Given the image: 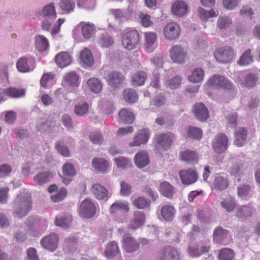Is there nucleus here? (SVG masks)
I'll return each mask as SVG.
<instances>
[{"label": "nucleus", "instance_id": "obj_16", "mask_svg": "<svg viewBox=\"0 0 260 260\" xmlns=\"http://www.w3.org/2000/svg\"><path fill=\"white\" fill-rule=\"evenodd\" d=\"M180 257L177 250L172 246L166 247L161 253L159 260H179Z\"/></svg>", "mask_w": 260, "mask_h": 260}, {"label": "nucleus", "instance_id": "obj_6", "mask_svg": "<svg viewBox=\"0 0 260 260\" xmlns=\"http://www.w3.org/2000/svg\"><path fill=\"white\" fill-rule=\"evenodd\" d=\"M228 138L227 136L220 133L217 135L212 142V148L217 153H221L228 148Z\"/></svg>", "mask_w": 260, "mask_h": 260}, {"label": "nucleus", "instance_id": "obj_55", "mask_svg": "<svg viewBox=\"0 0 260 260\" xmlns=\"http://www.w3.org/2000/svg\"><path fill=\"white\" fill-rule=\"evenodd\" d=\"M221 205L226 211L230 212L234 210L236 207L235 202L234 199L228 198L221 202Z\"/></svg>", "mask_w": 260, "mask_h": 260}, {"label": "nucleus", "instance_id": "obj_52", "mask_svg": "<svg viewBox=\"0 0 260 260\" xmlns=\"http://www.w3.org/2000/svg\"><path fill=\"white\" fill-rule=\"evenodd\" d=\"M233 257L234 252L230 248H223L219 252L218 258L219 260H232Z\"/></svg>", "mask_w": 260, "mask_h": 260}, {"label": "nucleus", "instance_id": "obj_31", "mask_svg": "<svg viewBox=\"0 0 260 260\" xmlns=\"http://www.w3.org/2000/svg\"><path fill=\"white\" fill-rule=\"evenodd\" d=\"M176 213V210L173 206L166 205L164 206L161 210V214L163 218L167 221H172Z\"/></svg>", "mask_w": 260, "mask_h": 260}, {"label": "nucleus", "instance_id": "obj_56", "mask_svg": "<svg viewBox=\"0 0 260 260\" xmlns=\"http://www.w3.org/2000/svg\"><path fill=\"white\" fill-rule=\"evenodd\" d=\"M62 172L64 176L73 177L76 175V171L74 166L70 162L64 164L62 166Z\"/></svg>", "mask_w": 260, "mask_h": 260}, {"label": "nucleus", "instance_id": "obj_9", "mask_svg": "<svg viewBox=\"0 0 260 260\" xmlns=\"http://www.w3.org/2000/svg\"><path fill=\"white\" fill-rule=\"evenodd\" d=\"M236 80L240 84L246 87H250L255 85L257 80V77L254 74H245L244 72H240L238 74Z\"/></svg>", "mask_w": 260, "mask_h": 260}, {"label": "nucleus", "instance_id": "obj_20", "mask_svg": "<svg viewBox=\"0 0 260 260\" xmlns=\"http://www.w3.org/2000/svg\"><path fill=\"white\" fill-rule=\"evenodd\" d=\"M54 173L51 172H42L36 174L33 178V181L37 185H43L49 182L53 177Z\"/></svg>", "mask_w": 260, "mask_h": 260}, {"label": "nucleus", "instance_id": "obj_60", "mask_svg": "<svg viewBox=\"0 0 260 260\" xmlns=\"http://www.w3.org/2000/svg\"><path fill=\"white\" fill-rule=\"evenodd\" d=\"M231 161L232 165L229 170V173L232 175H238L240 172L241 167L242 166L241 163L234 159H231Z\"/></svg>", "mask_w": 260, "mask_h": 260}, {"label": "nucleus", "instance_id": "obj_45", "mask_svg": "<svg viewBox=\"0 0 260 260\" xmlns=\"http://www.w3.org/2000/svg\"><path fill=\"white\" fill-rule=\"evenodd\" d=\"M72 220V218L70 216H58L56 217L55 224L62 229H67L70 226Z\"/></svg>", "mask_w": 260, "mask_h": 260}, {"label": "nucleus", "instance_id": "obj_61", "mask_svg": "<svg viewBox=\"0 0 260 260\" xmlns=\"http://www.w3.org/2000/svg\"><path fill=\"white\" fill-rule=\"evenodd\" d=\"M17 68L20 72L25 73L28 72L29 68L27 63V58L26 57L19 58L17 62Z\"/></svg>", "mask_w": 260, "mask_h": 260}, {"label": "nucleus", "instance_id": "obj_29", "mask_svg": "<svg viewBox=\"0 0 260 260\" xmlns=\"http://www.w3.org/2000/svg\"><path fill=\"white\" fill-rule=\"evenodd\" d=\"M247 134V131L243 127L236 129L235 133V144L238 147L242 146L246 141Z\"/></svg>", "mask_w": 260, "mask_h": 260}, {"label": "nucleus", "instance_id": "obj_5", "mask_svg": "<svg viewBox=\"0 0 260 260\" xmlns=\"http://www.w3.org/2000/svg\"><path fill=\"white\" fill-rule=\"evenodd\" d=\"M158 147L164 150L168 149L175 139V135L171 132L159 134L156 137Z\"/></svg>", "mask_w": 260, "mask_h": 260}, {"label": "nucleus", "instance_id": "obj_23", "mask_svg": "<svg viewBox=\"0 0 260 260\" xmlns=\"http://www.w3.org/2000/svg\"><path fill=\"white\" fill-rule=\"evenodd\" d=\"M187 5L183 1H176L172 7L173 13L178 16H182L187 12Z\"/></svg>", "mask_w": 260, "mask_h": 260}, {"label": "nucleus", "instance_id": "obj_37", "mask_svg": "<svg viewBox=\"0 0 260 260\" xmlns=\"http://www.w3.org/2000/svg\"><path fill=\"white\" fill-rule=\"evenodd\" d=\"M253 61V58L251 54V50L247 49L243 53L237 63L241 66H245L250 64Z\"/></svg>", "mask_w": 260, "mask_h": 260}, {"label": "nucleus", "instance_id": "obj_33", "mask_svg": "<svg viewBox=\"0 0 260 260\" xmlns=\"http://www.w3.org/2000/svg\"><path fill=\"white\" fill-rule=\"evenodd\" d=\"M5 95L11 98H19L25 95V90L15 87H9L4 89Z\"/></svg>", "mask_w": 260, "mask_h": 260}, {"label": "nucleus", "instance_id": "obj_7", "mask_svg": "<svg viewBox=\"0 0 260 260\" xmlns=\"http://www.w3.org/2000/svg\"><path fill=\"white\" fill-rule=\"evenodd\" d=\"M214 55L218 61L227 62L234 57V52L230 46H227L216 50Z\"/></svg>", "mask_w": 260, "mask_h": 260}, {"label": "nucleus", "instance_id": "obj_34", "mask_svg": "<svg viewBox=\"0 0 260 260\" xmlns=\"http://www.w3.org/2000/svg\"><path fill=\"white\" fill-rule=\"evenodd\" d=\"M147 78V74L143 71H139L132 77L133 85L135 86L143 85Z\"/></svg>", "mask_w": 260, "mask_h": 260}, {"label": "nucleus", "instance_id": "obj_64", "mask_svg": "<svg viewBox=\"0 0 260 260\" xmlns=\"http://www.w3.org/2000/svg\"><path fill=\"white\" fill-rule=\"evenodd\" d=\"M90 141L94 144L100 145L103 141L104 139L102 134L99 132H93L89 136Z\"/></svg>", "mask_w": 260, "mask_h": 260}, {"label": "nucleus", "instance_id": "obj_38", "mask_svg": "<svg viewBox=\"0 0 260 260\" xmlns=\"http://www.w3.org/2000/svg\"><path fill=\"white\" fill-rule=\"evenodd\" d=\"M209 246L198 247H188V253L191 256L198 257L201 255L208 253Z\"/></svg>", "mask_w": 260, "mask_h": 260}, {"label": "nucleus", "instance_id": "obj_10", "mask_svg": "<svg viewBox=\"0 0 260 260\" xmlns=\"http://www.w3.org/2000/svg\"><path fill=\"white\" fill-rule=\"evenodd\" d=\"M36 15L37 16H41L44 18L56 19L57 18V13L54 3L52 2L45 5L41 9H39L36 11Z\"/></svg>", "mask_w": 260, "mask_h": 260}, {"label": "nucleus", "instance_id": "obj_21", "mask_svg": "<svg viewBox=\"0 0 260 260\" xmlns=\"http://www.w3.org/2000/svg\"><path fill=\"white\" fill-rule=\"evenodd\" d=\"M91 191L98 200H107L110 197L108 190L100 184L93 185Z\"/></svg>", "mask_w": 260, "mask_h": 260}, {"label": "nucleus", "instance_id": "obj_49", "mask_svg": "<svg viewBox=\"0 0 260 260\" xmlns=\"http://www.w3.org/2000/svg\"><path fill=\"white\" fill-rule=\"evenodd\" d=\"M218 12H216L213 9L208 11L202 8L198 9V15L203 20H207L209 18L214 17L217 16Z\"/></svg>", "mask_w": 260, "mask_h": 260}, {"label": "nucleus", "instance_id": "obj_12", "mask_svg": "<svg viewBox=\"0 0 260 260\" xmlns=\"http://www.w3.org/2000/svg\"><path fill=\"white\" fill-rule=\"evenodd\" d=\"M58 237L57 234L51 233L44 237L41 241L42 246L51 251H54L58 245Z\"/></svg>", "mask_w": 260, "mask_h": 260}, {"label": "nucleus", "instance_id": "obj_44", "mask_svg": "<svg viewBox=\"0 0 260 260\" xmlns=\"http://www.w3.org/2000/svg\"><path fill=\"white\" fill-rule=\"evenodd\" d=\"M87 84L90 90L94 93H99L102 88L101 82L96 78H92L87 81Z\"/></svg>", "mask_w": 260, "mask_h": 260}, {"label": "nucleus", "instance_id": "obj_25", "mask_svg": "<svg viewBox=\"0 0 260 260\" xmlns=\"http://www.w3.org/2000/svg\"><path fill=\"white\" fill-rule=\"evenodd\" d=\"M135 162L140 168L146 166L149 162L147 153L144 151L137 153L135 156Z\"/></svg>", "mask_w": 260, "mask_h": 260}, {"label": "nucleus", "instance_id": "obj_39", "mask_svg": "<svg viewBox=\"0 0 260 260\" xmlns=\"http://www.w3.org/2000/svg\"><path fill=\"white\" fill-rule=\"evenodd\" d=\"M180 157L182 160L191 164L196 163L198 159L197 154L194 152L189 150L182 152L180 154Z\"/></svg>", "mask_w": 260, "mask_h": 260}, {"label": "nucleus", "instance_id": "obj_24", "mask_svg": "<svg viewBox=\"0 0 260 260\" xmlns=\"http://www.w3.org/2000/svg\"><path fill=\"white\" fill-rule=\"evenodd\" d=\"M119 121L125 124H131L134 119L132 112L126 108H123L119 111Z\"/></svg>", "mask_w": 260, "mask_h": 260}, {"label": "nucleus", "instance_id": "obj_48", "mask_svg": "<svg viewBox=\"0 0 260 260\" xmlns=\"http://www.w3.org/2000/svg\"><path fill=\"white\" fill-rule=\"evenodd\" d=\"M237 216L240 218L250 216L252 211V208L248 206L237 207L236 208Z\"/></svg>", "mask_w": 260, "mask_h": 260}, {"label": "nucleus", "instance_id": "obj_53", "mask_svg": "<svg viewBox=\"0 0 260 260\" xmlns=\"http://www.w3.org/2000/svg\"><path fill=\"white\" fill-rule=\"evenodd\" d=\"M89 105L88 104L82 103L75 106V113L80 116H84L88 113Z\"/></svg>", "mask_w": 260, "mask_h": 260}, {"label": "nucleus", "instance_id": "obj_40", "mask_svg": "<svg viewBox=\"0 0 260 260\" xmlns=\"http://www.w3.org/2000/svg\"><path fill=\"white\" fill-rule=\"evenodd\" d=\"M229 233V231L221 227L217 228L213 234L214 240L217 243H221L226 236Z\"/></svg>", "mask_w": 260, "mask_h": 260}, {"label": "nucleus", "instance_id": "obj_46", "mask_svg": "<svg viewBox=\"0 0 260 260\" xmlns=\"http://www.w3.org/2000/svg\"><path fill=\"white\" fill-rule=\"evenodd\" d=\"M59 6L62 11L70 13L74 11L75 3L74 0H60Z\"/></svg>", "mask_w": 260, "mask_h": 260}, {"label": "nucleus", "instance_id": "obj_47", "mask_svg": "<svg viewBox=\"0 0 260 260\" xmlns=\"http://www.w3.org/2000/svg\"><path fill=\"white\" fill-rule=\"evenodd\" d=\"M203 77V70L201 68H197L194 70L191 75L188 76V79L190 82L196 83L201 82Z\"/></svg>", "mask_w": 260, "mask_h": 260}, {"label": "nucleus", "instance_id": "obj_30", "mask_svg": "<svg viewBox=\"0 0 260 260\" xmlns=\"http://www.w3.org/2000/svg\"><path fill=\"white\" fill-rule=\"evenodd\" d=\"M119 251L117 243L115 241H111L107 245L104 251V254L107 257L113 258Z\"/></svg>", "mask_w": 260, "mask_h": 260}, {"label": "nucleus", "instance_id": "obj_63", "mask_svg": "<svg viewBox=\"0 0 260 260\" xmlns=\"http://www.w3.org/2000/svg\"><path fill=\"white\" fill-rule=\"evenodd\" d=\"M113 40L109 35H102L99 41V44L103 47L107 48L112 45Z\"/></svg>", "mask_w": 260, "mask_h": 260}, {"label": "nucleus", "instance_id": "obj_4", "mask_svg": "<svg viewBox=\"0 0 260 260\" xmlns=\"http://www.w3.org/2000/svg\"><path fill=\"white\" fill-rule=\"evenodd\" d=\"M170 56L174 62L182 64L185 62L187 51L179 45H174L170 50Z\"/></svg>", "mask_w": 260, "mask_h": 260}, {"label": "nucleus", "instance_id": "obj_8", "mask_svg": "<svg viewBox=\"0 0 260 260\" xmlns=\"http://www.w3.org/2000/svg\"><path fill=\"white\" fill-rule=\"evenodd\" d=\"M208 84L211 86L219 88L231 89L233 87L232 84L228 79L219 75L213 76L209 79Z\"/></svg>", "mask_w": 260, "mask_h": 260}, {"label": "nucleus", "instance_id": "obj_1", "mask_svg": "<svg viewBox=\"0 0 260 260\" xmlns=\"http://www.w3.org/2000/svg\"><path fill=\"white\" fill-rule=\"evenodd\" d=\"M14 214L21 218L27 215L32 207V200L30 194L25 190L20 192L16 196L13 203Z\"/></svg>", "mask_w": 260, "mask_h": 260}, {"label": "nucleus", "instance_id": "obj_15", "mask_svg": "<svg viewBox=\"0 0 260 260\" xmlns=\"http://www.w3.org/2000/svg\"><path fill=\"white\" fill-rule=\"evenodd\" d=\"M123 247L127 252H133L139 248V243L129 234L124 235L123 237Z\"/></svg>", "mask_w": 260, "mask_h": 260}, {"label": "nucleus", "instance_id": "obj_27", "mask_svg": "<svg viewBox=\"0 0 260 260\" xmlns=\"http://www.w3.org/2000/svg\"><path fill=\"white\" fill-rule=\"evenodd\" d=\"M63 79L71 87H77L80 84L79 76L74 71L67 73L64 75Z\"/></svg>", "mask_w": 260, "mask_h": 260}, {"label": "nucleus", "instance_id": "obj_50", "mask_svg": "<svg viewBox=\"0 0 260 260\" xmlns=\"http://www.w3.org/2000/svg\"><path fill=\"white\" fill-rule=\"evenodd\" d=\"M232 19L228 16H220L217 20V26L220 29H225L232 24Z\"/></svg>", "mask_w": 260, "mask_h": 260}, {"label": "nucleus", "instance_id": "obj_62", "mask_svg": "<svg viewBox=\"0 0 260 260\" xmlns=\"http://www.w3.org/2000/svg\"><path fill=\"white\" fill-rule=\"evenodd\" d=\"M187 133L189 137L196 139H200L202 137V130L198 127H189Z\"/></svg>", "mask_w": 260, "mask_h": 260}, {"label": "nucleus", "instance_id": "obj_18", "mask_svg": "<svg viewBox=\"0 0 260 260\" xmlns=\"http://www.w3.org/2000/svg\"><path fill=\"white\" fill-rule=\"evenodd\" d=\"M150 135V133L148 128L140 130L134 141L130 143V145L131 146H140L142 144L146 143L148 141Z\"/></svg>", "mask_w": 260, "mask_h": 260}, {"label": "nucleus", "instance_id": "obj_58", "mask_svg": "<svg viewBox=\"0 0 260 260\" xmlns=\"http://www.w3.org/2000/svg\"><path fill=\"white\" fill-rule=\"evenodd\" d=\"M94 27L90 24H86L82 26L83 35L86 39L90 38L94 32Z\"/></svg>", "mask_w": 260, "mask_h": 260}, {"label": "nucleus", "instance_id": "obj_2", "mask_svg": "<svg viewBox=\"0 0 260 260\" xmlns=\"http://www.w3.org/2000/svg\"><path fill=\"white\" fill-rule=\"evenodd\" d=\"M123 46L127 50H131L136 48L140 43V36L136 30H132L124 34L122 36Z\"/></svg>", "mask_w": 260, "mask_h": 260}, {"label": "nucleus", "instance_id": "obj_19", "mask_svg": "<svg viewBox=\"0 0 260 260\" xmlns=\"http://www.w3.org/2000/svg\"><path fill=\"white\" fill-rule=\"evenodd\" d=\"M55 61L59 68H63L71 64L72 57L68 52L62 51L56 55Z\"/></svg>", "mask_w": 260, "mask_h": 260}, {"label": "nucleus", "instance_id": "obj_43", "mask_svg": "<svg viewBox=\"0 0 260 260\" xmlns=\"http://www.w3.org/2000/svg\"><path fill=\"white\" fill-rule=\"evenodd\" d=\"M150 204V200L143 197H139L133 201V205L140 209L148 208Z\"/></svg>", "mask_w": 260, "mask_h": 260}, {"label": "nucleus", "instance_id": "obj_3", "mask_svg": "<svg viewBox=\"0 0 260 260\" xmlns=\"http://www.w3.org/2000/svg\"><path fill=\"white\" fill-rule=\"evenodd\" d=\"M94 204L89 199L83 201L80 206L79 214L84 218H91L96 213Z\"/></svg>", "mask_w": 260, "mask_h": 260}, {"label": "nucleus", "instance_id": "obj_35", "mask_svg": "<svg viewBox=\"0 0 260 260\" xmlns=\"http://www.w3.org/2000/svg\"><path fill=\"white\" fill-rule=\"evenodd\" d=\"M160 192L164 196L168 198H171L174 193V188L170 183L164 182L160 184Z\"/></svg>", "mask_w": 260, "mask_h": 260}, {"label": "nucleus", "instance_id": "obj_54", "mask_svg": "<svg viewBox=\"0 0 260 260\" xmlns=\"http://www.w3.org/2000/svg\"><path fill=\"white\" fill-rule=\"evenodd\" d=\"M77 6L79 8L86 10L94 9L95 5V0H76Z\"/></svg>", "mask_w": 260, "mask_h": 260}, {"label": "nucleus", "instance_id": "obj_32", "mask_svg": "<svg viewBox=\"0 0 260 260\" xmlns=\"http://www.w3.org/2000/svg\"><path fill=\"white\" fill-rule=\"evenodd\" d=\"M35 45L37 49L40 52L45 51L49 47L48 40L42 35H38L35 37Z\"/></svg>", "mask_w": 260, "mask_h": 260}, {"label": "nucleus", "instance_id": "obj_59", "mask_svg": "<svg viewBox=\"0 0 260 260\" xmlns=\"http://www.w3.org/2000/svg\"><path fill=\"white\" fill-rule=\"evenodd\" d=\"M55 147L59 153L61 155L68 157L70 156V151L68 148L64 145L62 141H58L55 144Z\"/></svg>", "mask_w": 260, "mask_h": 260}, {"label": "nucleus", "instance_id": "obj_17", "mask_svg": "<svg viewBox=\"0 0 260 260\" xmlns=\"http://www.w3.org/2000/svg\"><path fill=\"white\" fill-rule=\"evenodd\" d=\"M193 112L194 116L200 121L206 120L209 117L208 111L203 103H197L194 105Z\"/></svg>", "mask_w": 260, "mask_h": 260}, {"label": "nucleus", "instance_id": "obj_51", "mask_svg": "<svg viewBox=\"0 0 260 260\" xmlns=\"http://www.w3.org/2000/svg\"><path fill=\"white\" fill-rule=\"evenodd\" d=\"M214 184L215 187L220 190L225 189L229 186L228 179L225 177L217 176L215 179Z\"/></svg>", "mask_w": 260, "mask_h": 260}, {"label": "nucleus", "instance_id": "obj_28", "mask_svg": "<svg viewBox=\"0 0 260 260\" xmlns=\"http://www.w3.org/2000/svg\"><path fill=\"white\" fill-rule=\"evenodd\" d=\"M145 38L146 51L148 52H152L154 49L153 46L157 39L156 34L153 32H146L145 34Z\"/></svg>", "mask_w": 260, "mask_h": 260}, {"label": "nucleus", "instance_id": "obj_14", "mask_svg": "<svg viewBox=\"0 0 260 260\" xmlns=\"http://www.w3.org/2000/svg\"><path fill=\"white\" fill-rule=\"evenodd\" d=\"M179 175L182 183L186 185L194 183L198 179L197 172L191 169L180 171Z\"/></svg>", "mask_w": 260, "mask_h": 260}, {"label": "nucleus", "instance_id": "obj_11", "mask_svg": "<svg viewBox=\"0 0 260 260\" xmlns=\"http://www.w3.org/2000/svg\"><path fill=\"white\" fill-rule=\"evenodd\" d=\"M179 26L176 23L167 24L164 28V34L166 39L172 41L177 39L179 35Z\"/></svg>", "mask_w": 260, "mask_h": 260}, {"label": "nucleus", "instance_id": "obj_13", "mask_svg": "<svg viewBox=\"0 0 260 260\" xmlns=\"http://www.w3.org/2000/svg\"><path fill=\"white\" fill-rule=\"evenodd\" d=\"M124 79V76L116 71L109 73L107 76L108 84L114 88L119 87L123 83Z\"/></svg>", "mask_w": 260, "mask_h": 260}, {"label": "nucleus", "instance_id": "obj_26", "mask_svg": "<svg viewBox=\"0 0 260 260\" xmlns=\"http://www.w3.org/2000/svg\"><path fill=\"white\" fill-rule=\"evenodd\" d=\"M145 220V216L143 212L136 211L134 213V217L131 222L130 228L133 229L139 228L142 226Z\"/></svg>", "mask_w": 260, "mask_h": 260}, {"label": "nucleus", "instance_id": "obj_57", "mask_svg": "<svg viewBox=\"0 0 260 260\" xmlns=\"http://www.w3.org/2000/svg\"><path fill=\"white\" fill-rule=\"evenodd\" d=\"M115 162L119 168L125 169L131 165V160L124 156H119L115 158Z\"/></svg>", "mask_w": 260, "mask_h": 260}, {"label": "nucleus", "instance_id": "obj_42", "mask_svg": "<svg viewBox=\"0 0 260 260\" xmlns=\"http://www.w3.org/2000/svg\"><path fill=\"white\" fill-rule=\"evenodd\" d=\"M110 212L115 213L118 211L124 210L128 212L129 208L127 204L125 202L117 201L113 203L110 208Z\"/></svg>", "mask_w": 260, "mask_h": 260}, {"label": "nucleus", "instance_id": "obj_36", "mask_svg": "<svg viewBox=\"0 0 260 260\" xmlns=\"http://www.w3.org/2000/svg\"><path fill=\"white\" fill-rule=\"evenodd\" d=\"M82 62L86 66H91L93 63V58L91 51L88 49L82 50L80 54Z\"/></svg>", "mask_w": 260, "mask_h": 260}, {"label": "nucleus", "instance_id": "obj_22", "mask_svg": "<svg viewBox=\"0 0 260 260\" xmlns=\"http://www.w3.org/2000/svg\"><path fill=\"white\" fill-rule=\"evenodd\" d=\"M92 166L96 171L102 173H106L108 166V162L103 158L95 157L92 159Z\"/></svg>", "mask_w": 260, "mask_h": 260}, {"label": "nucleus", "instance_id": "obj_41", "mask_svg": "<svg viewBox=\"0 0 260 260\" xmlns=\"http://www.w3.org/2000/svg\"><path fill=\"white\" fill-rule=\"evenodd\" d=\"M123 92L124 98L126 102L129 103H134L137 101L138 95L135 90L126 89Z\"/></svg>", "mask_w": 260, "mask_h": 260}]
</instances>
